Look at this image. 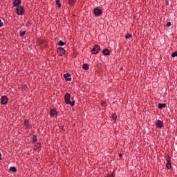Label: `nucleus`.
I'll list each match as a JSON object with an SVG mask.
<instances>
[{
  "label": "nucleus",
  "instance_id": "12",
  "mask_svg": "<svg viewBox=\"0 0 177 177\" xmlns=\"http://www.w3.org/2000/svg\"><path fill=\"white\" fill-rule=\"evenodd\" d=\"M71 75L70 73H66L64 75V78L65 81H71Z\"/></svg>",
  "mask_w": 177,
  "mask_h": 177
},
{
  "label": "nucleus",
  "instance_id": "28",
  "mask_svg": "<svg viewBox=\"0 0 177 177\" xmlns=\"http://www.w3.org/2000/svg\"><path fill=\"white\" fill-rule=\"evenodd\" d=\"M171 22H167V27H171Z\"/></svg>",
  "mask_w": 177,
  "mask_h": 177
},
{
  "label": "nucleus",
  "instance_id": "24",
  "mask_svg": "<svg viewBox=\"0 0 177 177\" xmlns=\"http://www.w3.org/2000/svg\"><path fill=\"white\" fill-rule=\"evenodd\" d=\"M171 57H177V51H175L171 54Z\"/></svg>",
  "mask_w": 177,
  "mask_h": 177
},
{
  "label": "nucleus",
  "instance_id": "20",
  "mask_svg": "<svg viewBox=\"0 0 177 177\" xmlns=\"http://www.w3.org/2000/svg\"><path fill=\"white\" fill-rule=\"evenodd\" d=\"M56 5H57L58 8H62V3H60V0H56Z\"/></svg>",
  "mask_w": 177,
  "mask_h": 177
},
{
  "label": "nucleus",
  "instance_id": "9",
  "mask_svg": "<svg viewBox=\"0 0 177 177\" xmlns=\"http://www.w3.org/2000/svg\"><path fill=\"white\" fill-rule=\"evenodd\" d=\"M166 167L167 169H171V168L172 167V165H171V158H169V156L167 158Z\"/></svg>",
  "mask_w": 177,
  "mask_h": 177
},
{
  "label": "nucleus",
  "instance_id": "4",
  "mask_svg": "<svg viewBox=\"0 0 177 177\" xmlns=\"http://www.w3.org/2000/svg\"><path fill=\"white\" fill-rule=\"evenodd\" d=\"M100 52V46L95 45L91 50L93 55H97Z\"/></svg>",
  "mask_w": 177,
  "mask_h": 177
},
{
  "label": "nucleus",
  "instance_id": "7",
  "mask_svg": "<svg viewBox=\"0 0 177 177\" xmlns=\"http://www.w3.org/2000/svg\"><path fill=\"white\" fill-rule=\"evenodd\" d=\"M50 117L55 118L57 117V111L55 109H52L50 110Z\"/></svg>",
  "mask_w": 177,
  "mask_h": 177
},
{
  "label": "nucleus",
  "instance_id": "27",
  "mask_svg": "<svg viewBox=\"0 0 177 177\" xmlns=\"http://www.w3.org/2000/svg\"><path fill=\"white\" fill-rule=\"evenodd\" d=\"M0 27H3V22L0 19Z\"/></svg>",
  "mask_w": 177,
  "mask_h": 177
},
{
  "label": "nucleus",
  "instance_id": "23",
  "mask_svg": "<svg viewBox=\"0 0 177 177\" xmlns=\"http://www.w3.org/2000/svg\"><path fill=\"white\" fill-rule=\"evenodd\" d=\"M75 0H68L69 5H74Z\"/></svg>",
  "mask_w": 177,
  "mask_h": 177
},
{
  "label": "nucleus",
  "instance_id": "13",
  "mask_svg": "<svg viewBox=\"0 0 177 177\" xmlns=\"http://www.w3.org/2000/svg\"><path fill=\"white\" fill-rule=\"evenodd\" d=\"M165 107H167V104H158V109H160V110L162 109H165Z\"/></svg>",
  "mask_w": 177,
  "mask_h": 177
},
{
  "label": "nucleus",
  "instance_id": "3",
  "mask_svg": "<svg viewBox=\"0 0 177 177\" xmlns=\"http://www.w3.org/2000/svg\"><path fill=\"white\" fill-rule=\"evenodd\" d=\"M17 14L18 16H23L24 15V7L21 6L17 7Z\"/></svg>",
  "mask_w": 177,
  "mask_h": 177
},
{
  "label": "nucleus",
  "instance_id": "16",
  "mask_svg": "<svg viewBox=\"0 0 177 177\" xmlns=\"http://www.w3.org/2000/svg\"><path fill=\"white\" fill-rule=\"evenodd\" d=\"M31 141L32 143H35V142H37V136L35 135H33L32 137H31Z\"/></svg>",
  "mask_w": 177,
  "mask_h": 177
},
{
  "label": "nucleus",
  "instance_id": "2",
  "mask_svg": "<svg viewBox=\"0 0 177 177\" xmlns=\"http://www.w3.org/2000/svg\"><path fill=\"white\" fill-rule=\"evenodd\" d=\"M93 14L95 17H100V16H102V15H103V10L99 9L98 8H95L93 10Z\"/></svg>",
  "mask_w": 177,
  "mask_h": 177
},
{
  "label": "nucleus",
  "instance_id": "18",
  "mask_svg": "<svg viewBox=\"0 0 177 177\" xmlns=\"http://www.w3.org/2000/svg\"><path fill=\"white\" fill-rule=\"evenodd\" d=\"M34 147V150H38L41 147V144L37 142L35 145Z\"/></svg>",
  "mask_w": 177,
  "mask_h": 177
},
{
  "label": "nucleus",
  "instance_id": "25",
  "mask_svg": "<svg viewBox=\"0 0 177 177\" xmlns=\"http://www.w3.org/2000/svg\"><path fill=\"white\" fill-rule=\"evenodd\" d=\"M117 114H115V113H113V115H112V118L113 119V120H117Z\"/></svg>",
  "mask_w": 177,
  "mask_h": 177
},
{
  "label": "nucleus",
  "instance_id": "6",
  "mask_svg": "<svg viewBox=\"0 0 177 177\" xmlns=\"http://www.w3.org/2000/svg\"><path fill=\"white\" fill-rule=\"evenodd\" d=\"M57 53L59 56H63L64 53H66V50L62 47H59L57 48Z\"/></svg>",
  "mask_w": 177,
  "mask_h": 177
},
{
  "label": "nucleus",
  "instance_id": "5",
  "mask_svg": "<svg viewBox=\"0 0 177 177\" xmlns=\"http://www.w3.org/2000/svg\"><path fill=\"white\" fill-rule=\"evenodd\" d=\"M8 101H9V99L8 98V97L6 95L1 96V103L2 104H3V105L8 104Z\"/></svg>",
  "mask_w": 177,
  "mask_h": 177
},
{
  "label": "nucleus",
  "instance_id": "32",
  "mask_svg": "<svg viewBox=\"0 0 177 177\" xmlns=\"http://www.w3.org/2000/svg\"><path fill=\"white\" fill-rule=\"evenodd\" d=\"M0 160H2V153H0Z\"/></svg>",
  "mask_w": 177,
  "mask_h": 177
},
{
  "label": "nucleus",
  "instance_id": "22",
  "mask_svg": "<svg viewBox=\"0 0 177 177\" xmlns=\"http://www.w3.org/2000/svg\"><path fill=\"white\" fill-rule=\"evenodd\" d=\"M126 39H128V38H132V34L127 33L125 36Z\"/></svg>",
  "mask_w": 177,
  "mask_h": 177
},
{
  "label": "nucleus",
  "instance_id": "26",
  "mask_svg": "<svg viewBox=\"0 0 177 177\" xmlns=\"http://www.w3.org/2000/svg\"><path fill=\"white\" fill-rule=\"evenodd\" d=\"M101 106H102V107H106V106H107V105L106 104V102H102L101 103Z\"/></svg>",
  "mask_w": 177,
  "mask_h": 177
},
{
  "label": "nucleus",
  "instance_id": "14",
  "mask_svg": "<svg viewBox=\"0 0 177 177\" xmlns=\"http://www.w3.org/2000/svg\"><path fill=\"white\" fill-rule=\"evenodd\" d=\"M24 125L26 126V129H28V128H30V122H28V120H25Z\"/></svg>",
  "mask_w": 177,
  "mask_h": 177
},
{
  "label": "nucleus",
  "instance_id": "1",
  "mask_svg": "<svg viewBox=\"0 0 177 177\" xmlns=\"http://www.w3.org/2000/svg\"><path fill=\"white\" fill-rule=\"evenodd\" d=\"M64 100H65V103H66L67 104H69L70 106H71V107H74L75 104V101H71V95H70V93H66L65 94Z\"/></svg>",
  "mask_w": 177,
  "mask_h": 177
},
{
  "label": "nucleus",
  "instance_id": "11",
  "mask_svg": "<svg viewBox=\"0 0 177 177\" xmlns=\"http://www.w3.org/2000/svg\"><path fill=\"white\" fill-rule=\"evenodd\" d=\"M110 53H111V51L107 48L102 50V55H104V56H110Z\"/></svg>",
  "mask_w": 177,
  "mask_h": 177
},
{
  "label": "nucleus",
  "instance_id": "21",
  "mask_svg": "<svg viewBox=\"0 0 177 177\" xmlns=\"http://www.w3.org/2000/svg\"><path fill=\"white\" fill-rule=\"evenodd\" d=\"M19 35L20 37H24V35H26V31L21 30L19 32Z\"/></svg>",
  "mask_w": 177,
  "mask_h": 177
},
{
  "label": "nucleus",
  "instance_id": "33",
  "mask_svg": "<svg viewBox=\"0 0 177 177\" xmlns=\"http://www.w3.org/2000/svg\"><path fill=\"white\" fill-rule=\"evenodd\" d=\"M119 157H122V153H119Z\"/></svg>",
  "mask_w": 177,
  "mask_h": 177
},
{
  "label": "nucleus",
  "instance_id": "8",
  "mask_svg": "<svg viewBox=\"0 0 177 177\" xmlns=\"http://www.w3.org/2000/svg\"><path fill=\"white\" fill-rule=\"evenodd\" d=\"M12 5L15 8H17L21 5V0H14Z\"/></svg>",
  "mask_w": 177,
  "mask_h": 177
},
{
  "label": "nucleus",
  "instance_id": "15",
  "mask_svg": "<svg viewBox=\"0 0 177 177\" xmlns=\"http://www.w3.org/2000/svg\"><path fill=\"white\" fill-rule=\"evenodd\" d=\"M9 171H10V172L16 173L17 172V168H16V167H10Z\"/></svg>",
  "mask_w": 177,
  "mask_h": 177
},
{
  "label": "nucleus",
  "instance_id": "31",
  "mask_svg": "<svg viewBox=\"0 0 177 177\" xmlns=\"http://www.w3.org/2000/svg\"><path fill=\"white\" fill-rule=\"evenodd\" d=\"M71 99L72 102H75V101L74 100V97H71Z\"/></svg>",
  "mask_w": 177,
  "mask_h": 177
},
{
  "label": "nucleus",
  "instance_id": "10",
  "mask_svg": "<svg viewBox=\"0 0 177 177\" xmlns=\"http://www.w3.org/2000/svg\"><path fill=\"white\" fill-rule=\"evenodd\" d=\"M156 125L157 128L161 129L162 127H164V123L162 122V121L158 120L156 121Z\"/></svg>",
  "mask_w": 177,
  "mask_h": 177
},
{
  "label": "nucleus",
  "instance_id": "30",
  "mask_svg": "<svg viewBox=\"0 0 177 177\" xmlns=\"http://www.w3.org/2000/svg\"><path fill=\"white\" fill-rule=\"evenodd\" d=\"M60 129H62V131H64V127L62 126V127H60Z\"/></svg>",
  "mask_w": 177,
  "mask_h": 177
},
{
  "label": "nucleus",
  "instance_id": "29",
  "mask_svg": "<svg viewBox=\"0 0 177 177\" xmlns=\"http://www.w3.org/2000/svg\"><path fill=\"white\" fill-rule=\"evenodd\" d=\"M107 177H114V174H109Z\"/></svg>",
  "mask_w": 177,
  "mask_h": 177
},
{
  "label": "nucleus",
  "instance_id": "17",
  "mask_svg": "<svg viewBox=\"0 0 177 177\" xmlns=\"http://www.w3.org/2000/svg\"><path fill=\"white\" fill-rule=\"evenodd\" d=\"M83 70H89V65L88 64H84L82 66Z\"/></svg>",
  "mask_w": 177,
  "mask_h": 177
},
{
  "label": "nucleus",
  "instance_id": "19",
  "mask_svg": "<svg viewBox=\"0 0 177 177\" xmlns=\"http://www.w3.org/2000/svg\"><path fill=\"white\" fill-rule=\"evenodd\" d=\"M59 46H64L66 45V43L62 40H60L58 43Z\"/></svg>",
  "mask_w": 177,
  "mask_h": 177
}]
</instances>
